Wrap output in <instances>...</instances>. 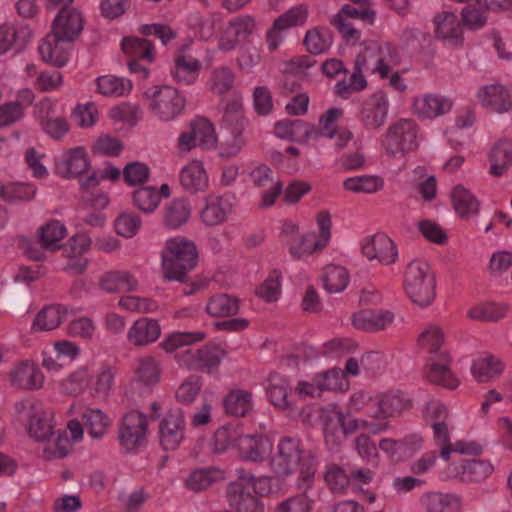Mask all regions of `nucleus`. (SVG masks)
I'll use <instances>...</instances> for the list:
<instances>
[{"label": "nucleus", "instance_id": "nucleus-1", "mask_svg": "<svg viewBox=\"0 0 512 512\" xmlns=\"http://www.w3.org/2000/svg\"><path fill=\"white\" fill-rule=\"evenodd\" d=\"M197 250L192 241L182 237L171 238L162 251L164 279L183 281L197 263Z\"/></svg>", "mask_w": 512, "mask_h": 512}, {"label": "nucleus", "instance_id": "nucleus-2", "mask_svg": "<svg viewBox=\"0 0 512 512\" xmlns=\"http://www.w3.org/2000/svg\"><path fill=\"white\" fill-rule=\"evenodd\" d=\"M404 289L411 301L420 307H427L434 301L436 280L427 263L412 261L408 264Z\"/></svg>", "mask_w": 512, "mask_h": 512}, {"label": "nucleus", "instance_id": "nucleus-3", "mask_svg": "<svg viewBox=\"0 0 512 512\" xmlns=\"http://www.w3.org/2000/svg\"><path fill=\"white\" fill-rule=\"evenodd\" d=\"M241 104L234 102L229 105L224 113L221 140L217 141L219 156L229 159L236 156L246 144L244 131L247 126V119L239 112Z\"/></svg>", "mask_w": 512, "mask_h": 512}, {"label": "nucleus", "instance_id": "nucleus-4", "mask_svg": "<svg viewBox=\"0 0 512 512\" xmlns=\"http://www.w3.org/2000/svg\"><path fill=\"white\" fill-rule=\"evenodd\" d=\"M144 95L150 99L149 105L154 116L161 121H172L185 109V98L172 86H155L148 89Z\"/></svg>", "mask_w": 512, "mask_h": 512}, {"label": "nucleus", "instance_id": "nucleus-5", "mask_svg": "<svg viewBox=\"0 0 512 512\" xmlns=\"http://www.w3.org/2000/svg\"><path fill=\"white\" fill-rule=\"evenodd\" d=\"M148 420L144 413L132 410L126 413L118 427V441L126 453H136L146 444Z\"/></svg>", "mask_w": 512, "mask_h": 512}, {"label": "nucleus", "instance_id": "nucleus-6", "mask_svg": "<svg viewBox=\"0 0 512 512\" xmlns=\"http://www.w3.org/2000/svg\"><path fill=\"white\" fill-rule=\"evenodd\" d=\"M390 156L404 155L417 148V125L413 120L402 119L391 125L382 141Z\"/></svg>", "mask_w": 512, "mask_h": 512}, {"label": "nucleus", "instance_id": "nucleus-7", "mask_svg": "<svg viewBox=\"0 0 512 512\" xmlns=\"http://www.w3.org/2000/svg\"><path fill=\"white\" fill-rule=\"evenodd\" d=\"M304 453L298 438L284 436L279 440L276 452L270 459V467L277 476H288L297 470Z\"/></svg>", "mask_w": 512, "mask_h": 512}, {"label": "nucleus", "instance_id": "nucleus-8", "mask_svg": "<svg viewBox=\"0 0 512 512\" xmlns=\"http://www.w3.org/2000/svg\"><path fill=\"white\" fill-rule=\"evenodd\" d=\"M493 466L487 460L461 458L451 462L446 469L447 475L463 483H479L493 473Z\"/></svg>", "mask_w": 512, "mask_h": 512}, {"label": "nucleus", "instance_id": "nucleus-9", "mask_svg": "<svg viewBox=\"0 0 512 512\" xmlns=\"http://www.w3.org/2000/svg\"><path fill=\"white\" fill-rule=\"evenodd\" d=\"M10 386L21 391H35L43 387L44 375L39 367L29 360L15 363L7 373Z\"/></svg>", "mask_w": 512, "mask_h": 512}, {"label": "nucleus", "instance_id": "nucleus-10", "mask_svg": "<svg viewBox=\"0 0 512 512\" xmlns=\"http://www.w3.org/2000/svg\"><path fill=\"white\" fill-rule=\"evenodd\" d=\"M185 418L181 408H171L159 424V441L165 450H176L184 440Z\"/></svg>", "mask_w": 512, "mask_h": 512}, {"label": "nucleus", "instance_id": "nucleus-11", "mask_svg": "<svg viewBox=\"0 0 512 512\" xmlns=\"http://www.w3.org/2000/svg\"><path fill=\"white\" fill-rule=\"evenodd\" d=\"M362 253L368 260H375L386 266L394 264L398 257L395 243L382 233L367 238L362 245Z\"/></svg>", "mask_w": 512, "mask_h": 512}, {"label": "nucleus", "instance_id": "nucleus-12", "mask_svg": "<svg viewBox=\"0 0 512 512\" xmlns=\"http://www.w3.org/2000/svg\"><path fill=\"white\" fill-rule=\"evenodd\" d=\"M408 405L400 394L385 393L374 397L365 406V416L371 419H387L399 415Z\"/></svg>", "mask_w": 512, "mask_h": 512}, {"label": "nucleus", "instance_id": "nucleus-13", "mask_svg": "<svg viewBox=\"0 0 512 512\" xmlns=\"http://www.w3.org/2000/svg\"><path fill=\"white\" fill-rule=\"evenodd\" d=\"M451 357L448 352L441 351L429 358L425 367V377L433 384L448 389H455L459 385L458 379L450 369Z\"/></svg>", "mask_w": 512, "mask_h": 512}, {"label": "nucleus", "instance_id": "nucleus-14", "mask_svg": "<svg viewBox=\"0 0 512 512\" xmlns=\"http://www.w3.org/2000/svg\"><path fill=\"white\" fill-rule=\"evenodd\" d=\"M388 111L387 96L379 91L363 102L360 110V120L367 129H378L385 124Z\"/></svg>", "mask_w": 512, "mask_h": 512}, {"label": "nucleus", "instance_id": "nucleus-15", "mask_svg": "<svg viewBox=\"0 0 512 512\" xmlns=\"http://www.w3.org/2000/svg\"><path fill=\"white\" fill-rule=\"evenodd\" d=\"M224 356L225 352L219 347H203L198 350H186L181 356V361L192 371L209 373L219 366Z\"/></svg>", "mask_w": 512, "mask_h": 512}, {"label": "nucleus", "instance_id": "nucleus-16", "mask_svg": "<svg viewBox=\"0 0 512 512\" xmlns=\"http://www.w3.org/2000/svg\"><path fill=\"white\" fill-rule=\"evenodd\" d=\"M55 104L45 98L37 104V118L43 131L55 140L62 139L69 131L70 125L66 118L55 116Z\"/></svg>", "mask_w": 512, "mask_h": 512}, {"label": "nucleus", "instance_id": "nucleus-17", "mask_svg": "<svg viewBox=\"0 0 512 512\" xmlns=\"http://www.w3.org/2000/svg\"><path fill=\"white\" fill-rule=\"evenodd\" d=\"M250 178L254 187L264 190L260 206H272L282 192V182L274 179L272 170L266 165H259L254 168L250 172Z\"/></svg>", "mask_w": 512, "mask_h": 512}, {"label": "nucleus", "instance_id": "nucleus-18", "mask_svg": "<svg viewBox=\"0 0 512 512\" xmlns=\"http://www.w3.org/2000/svg\"><path fill=\"white\" fill-rule=\"evenodd\" d=\"M84 19L77 9L59 11L53 21V35L66 42L74 41L82 32Z\"/></svg>", "mask_w": 512, "mask_h": 512}, {"label": "nucleus", "instance_id": "nucleus-19", "mask_svg": "<svg viewBox=\"0 0 512 512\" xmlns=\"http://www.w3.org/2000/svg\"><path fill=\"white\" fill-rule=\"evenodd\" d=\"M307 456L310 461L309 467L306 472H301L304 482L303 492L279 503L274 512H310L312 510L314 500L308 495V487L314 478V471H310V469L315 462V458L311 451L308 452Z\"/></svg>", "mask_w": 512, "mask_h": 512}, {"label": "nucleus", "instance_id": "nucleus-20", "mask_svg": "<svg viewBox=\"0 0 512 512\" xmlns=\"http://www.w3.org/2000/svg\"><path fill=\"white\" fill-rule=\"evenodd\" d=\"M161 326L158 320L148 317L137 319L127 332V341L135 347H145L158 340Z\"/></svg>", "mask_w": 512, "mask_h": 512}, {"label": "nucleus", "instance_id": "nucleus-21", "mask_svg": "<svg viewBox=\"0 0 512 512\" xmlns=\"http://www.w3.org/2000/svg\"><path fill=\"white\" fill-rule=\"evenodd\" d=\"M307 7L303 4L297 5L280 15L267 33V42L271 50L277 49L281 37L279 32L290 27L302 25L307 18Z\"/></svg>", "mask_w": 512, "mask_h": 512}, {"label": "nucleus", "instance_id": "nucleus-22", "mask_svg": "<svg viewBox=\"0 0 512 512\" xmlns=\"http://www.w3.org/2000/svg\"><path fill=\"white\" fill-rule=\"evenodd\" d=\"M201 68V62L197 58L184 53L183 47L174 57L171 75L177 84L188 86L195 83Z\"/></svg>", "mask_w": 512, "mask_h": 512}, {"label": "nucleus", "instance_id": "nucleus-23", "mask_svg": "<svg viewBox=\"0 0 512 512\" xmlns=\"http://www.w3.org/2000/svg\"><path fill=\"white\" fill-rule=\"evenodd\" d=\"M477 97L484 107L496 113L508 112L512 107L509 91L499 83L482 87Z\"/></svg>", "mask_w": 512, "mask_h": 512}, {"label": "nucleus", "instance_id": "nucleus-24", "mask_svg": "<svg viewBox=\"0 0 512 512\" xmlns=\"http://www.w3.org/2000/svg\"><path fill=\"white\" fill-rule=\"evenodd\" d=\"M90 167L88 155L83 147L68 150L56 164V172L61 177L72 178L85 173Z\"/></svg>", "mask_w": 512, "mask_h": 512}, {"label": "nucleus", "instance_id": "nucleus-25", "mask_svg": "<svg viewBox=\"0 0 512 512\" xmlns=\"http://www.w3.org/2000/svg\"><path fill=\"white\" fill-rule=\"evenodd\" d=\"M227 500L236 512H264L261 500L246 492L240 482H231L227 487Z\"/></svg>", "mask_w": 512, "mask_h": 512}, {"label": "nucleus", "instance_id": "nucleus-26", "mask_svg": "<svg viewBox=\"0 0 512 512\" xmlns=\"http://www.w3.org/2000/svg\"><path fill=\"white\" fill-rule=\"evenodd\" d=\"M98 285L107 293H120L136 290L138 282L129 271L115 270L102 274Z\"/></svg>", "mask_w": 512, "mask_h": 512}, {"label": "nucleus", "instance_id": "nucleus-27", "mask_svg": "<svg viewBox=\"0 0 512 512\" xmlns=\"http://www.w3.org/2000/svg\"><path fill=\"white\" fill-rule=\"evenodd\" d=\"M32 37L31 29L26 25H1L0 26V55L12 48L22 50Z\"/></svg>", "mask_w": 512, "mask_h": 512}, {"label": "nucleus", "instance_id": "nucleus-28", "mask_svg": "<svg viewBox=\"0 0 512 512\" xmlns=\"http://www.w3.org/2000/svg\"><path fill=\"white\" fill-rule=\"evenodd\" d=\"M451 200L456 214L463 220H469L480 212V200L468 189L456 186L451 193Z\"/></svg>", "mask_w": 512, "mask_h": 512}, {"label": "nucleus", "instance_id": "nucleus-29", "mask_svg": "<svg viewBox=\"0 0 512 512\" xmlns=\"http://www.w3.org/2000/svg\"><path fill=\"white\" fill-rule=\"evenodd\" d=\"M67 313L68 310L63 305H47L36 314L32 323V330L35 332L52 331L64 322Z\"/></svg>", "mask_w": 512, "mask_h": 512}, {"label": "nucleus", "instance_id": "nucleus-30", "mask_svg": "<svg viewBox=\"0 0 512 512\" xmlns=\"http://www.w3.org/2000/svg\"><path fill=\"white\" fill-rule=\"evenodd\" d=\"M390 311L361 310L352 315L353 326L362 331H378L392 323Z\"/></svg>", "mask_w": 512, "mask_h": 512}, {"label": "nucleus", "instance_id": "nucleus-31", "mask_svg": "<svg viewBox=\"0 0 512 512\" xmlns=\"http://www.w3.org/2000/svg\"><path fill=\"white\" fill-rule=\"evenodd\" d=\"M275 128L278 137L297 139L300 142L311 138L317 139L320 134L314 125L302 120L281 121L276 124Z\"/></svg>", "mask_w": 512, "mask_h": 512}, {"label": "nucleus", "instance_id": "nucleus-32", "mask_svg": "<svg viewBox=\"0 0 512 512\" xmlns=\"http://www.w3.org/2000/svg\"><path fill=\"white\" fill-rule=\"evenodd\" d=\"M415 112L422 118H435L450 111L452 102L441 95L427 94L414 101Z\"/></svg>", "mask_w": 512, "mask_h": 512}, {"label": "nucleus", "instance_id": "nucleus-33", "mask_svg": "<svg viewBox=\"0 0 512 512\" xmlns=\"http://www.w3.org/2000/svg\"><path fill=\"white\" fill-rule=\"evenodd\" d=\"M180 183L189 193H197L208 186V176L202 162L194 160L180 172Z\"/></svg>", "mask_w": 512, "mask_h": 512}, {"label": "nucleus", "instance_id": "nucleus-34", "mask_svg": "<svg viewBox=\"0 0 512 512\" xmlns=\"http://www.w3.org/2000/svg\"><path fill=\"white\" fill-rule=\"evenodd\" d=\"M437 37L450 41L454 45L461 43L462 28L457 16L448 11L438 13L434 18Z\"/></svg>", "mask_w": 512, "mask_h": 512}, {"label": "nucleus", "instance_id": "nucleus-35", "mask_svg": "<svg viewBox=\"0 0 512 512\" xmlns=\"http://www.w3.org/2000/svg\"><path fill=\"white\" fill-rule=\"evenodd\" d=\"M421 502L427 512H458L461 508L460 497L439 492L425 494Z\"/></svg>", "mask_w": 512, "mask_h": 512}, {"label": "nucleus", "instance_id": "nucleus-36", "mask_svg": "<svg viewBox=\"0 0 512 512\" xmlns=\"http://www.w3.org/2000/svg\"><path fill=\"white\" fill-rule=\"evenodd\" d=\"M490 173L496 177L504 175L512 163V141L497 142L490 152Z\"/></svg>", "mask_w": 512, "mask_h": 512}, {"label": "nucleus", "instance_id": "nucleus-37", "mask_svg": "<svg viewBox=\"0 0 512 512\" xmlns=\"http://www.w3.org/2000/svg\"><path fill=\"white\" fill-rule=\"evenodd\" d=\"M224 410L227 414L244 417L252 410V394L243 389L231 390L223 400Z\"/></svg>", "mask_w": 512, "mask_h": 512}, {"label": "nucleus", "instance_id": "nucleus-38", "mask_svg": "<svg viewBox=\"0 0 512 512\" xmlns=\"http://www.w3.org/2000/svg\"><path fill=\"white\" fill-rule=\"evenodd\" d=\"M191 208L184 199H175L163 208V223L169 229L183 226L190 218Z\"/></svg>", "mask_w": 512, "mask_h": 512}, {"label": "nucleus", "instance_id": "nucleus-39", "mask_svg": "<svg viewBox=\"0 0 512 512\" xmlns=\"http://www.w3.org/2000/svg\"><path fill=\"white\" fill-rule=\"evenodd\" d=\"M205 310L214 318L231 317L239 311V300L225 293L216 294L208 299Z\"/></svg>", "mask_w": 512, "mask_h": 512}, {"label": "nucleus", "instance_id": "nucleus-40", "mask_svg": "<svg viewBox=\"0 0 512 512\" xmlns=\"http://www.w3.org/2000/svg\"><path fill=\"white\" fill-rule=\"evenodd\" d=\"M189 129L197 145L205 150L215 149L217 136L213 124L203 117H197L189 123Z\"/></svg>", "mask_w": 512, "mask_h": 512}, {"label": "nucleus", "instance_id": "nucleus-41", "mask_svg": "<svg viewBox=\"0 0 512 512\" xmlns=\"http://www.w3.org/2000/svg\"><path fill=\"white\" fill-rule=\"evenodd\" d=\"M230 210V204L223 197L211 196L201 211V219L207 226H216L223 223Z\"/></svg>", "mask_w": 512, "mask_h": 512}, {"label": "nucleus", "instance_id": "nucleus-42", "mask_svg": "<svg viewBox=\"0 0 512 512\" xmlns=\"http://www.w3.org/2000/svg\"><path fill=\"white\" fill-rule=\"evenodd\" d=\"M290 391L291 389L289 384L284 378L278 375H271L269 378V385L267 387V392L271 403L275 407L288 411L289 414H292L293 407L288 400Z\"/></svg>", "mask_w": 512, "mask_h": 512}, {"label": "nucleus", "instance_id": "nucleus-43", "mask_svg": "<svg viewBox=\"0 0 512 512\" xmlns=\"http://www.w3.org/2000/svg\"><path fill=\"white\" fill-rule=\"evenodd\" d=\"M267 441L263 437L243 435L239 439L238 451L244 460L262 462L267 454Z\"/></svg>", "mask_w": 512, "mask_h": 512}, {"label": "nucleus", "instance_id": "nucleus-44", "mask_svg": "<svg viewBox=\"0 0 512 512\" xmlns=\"http://www.w3.org/2000/svg\"><path fill=\"white\" fill-rule=\"evenodd\" d=\"M63 40L56 39V36H47L39 45L38 50L42 59L56 67L64 66L68 61V54L59 45Z\"/></svg>", "mask_w": 512, "mask_h": 512}, {"label": "nucleus", "instance_id": "nucleus-45", "mask_svg": "<svg viewBox=\"0 0 512 512\" xmlns=\"http://www.w3.org/2000/svg\"><path fill=\"white\" fill-rule=\"evenodd\" d=\"M123 52L135 60H154V47L152 43L146 39L139 37H126L121 43Z\"/></svg>", "mask_w": 512, "mask_h": 512}, {"label": "nucleus", "instance_id": "nucleus-46", "mask_svg": "<svg viewBox=\"0 0 512 512\" xmlns=\"http://www.w3.org/2000/svg\"><path fill=\"white\" fill-rule=\"evenodd\" d=\"M349 273L346 268L338 265H327L322 274V281L328 293L342 292L349 283Z\"/></svg>", "mask_w": 512, "mask_h": 512}, {"label": "nucleus", "instance_id": "nucleus-47", "mask_svg": "<svg viewBox=\"0 0 512 512\" xmlns=\"http://www.w3.org/2000/svg\"><path fill=\"white\" fill-rule=\"evenodd\" d=\"M82 422L93 438H101L110 425L108 416L102 410L94 408L84 410Z\"/></svg>", "mask_w": 512, "mask_h": 512}, {"label": "nucleus", "instance_id": "nucleus-48", "mask_svg": "<svg viewBox=\"0 0 512 512\" xmlns=\"http://www.w3.org/2000/svg\"><path fill=\"white\" fill-rule=\"evenodd\" d=\"M502 371V362L492 355L475 361L471 369L472 375L478 382H488Z\"/></svg>", "mask_w": 512, "mask_h": 512}, {"label": "nucleus", "instance_id": "nucleus-49", "mask_svg": "<svg viewBox=\"0 0 512 512\" xmlns=\"http://www.w3.org/2000/svg\"><path fill=\"white\" fill-rule=\"evenodd\" d=\"M223 478L222 471L216 468H203L192 472L186 479V486L195 492L207 489Z\"/></svg>", "mask_w": 512, "mask_h": 512}, {"label": "nucleus", "instance_id": "nucleus-50", "mask_svg": "<svg viewBox=\"0 0 512 512\" xmlns=\"http://www.w3.org/2000/svg\"><path fill=\"white\" fill-rule=\"evenodd\" d=\"M332 41V34L328 29L314 28L307 31L304 45L310 53L317 55L326 52L332 45Z\"/></svg>", "mask_w": 512, "mask_h": 512}, {"label": "nucleus", "instance_id": "nucleus-51", "mask_svg": "<svg viewBox=\"0 0 512 512\" xmlns=\"http://www.w3.org/2000/svg\"><path fill=\"white\" fill-rule=\"evenodd\" d=\"M66 234L65 226L59 221L53 220L42 226L39 230V238L45 250L54 251L60 248L59 242Z\"/></svg>", "mask_w": 512, "mask_h": 512}, {"label": "nucleus", "instance_id": "nucleus-52", "mask_svg": "<svg viewBox=\"0 0 512 512\" xmlns=\"http://www.w3.org/2000/svg\"><path fill=\"white\" fill-rule=\"evenodd\" d=\"M343 185L355 193H375L383 188L384 181L379 176L362 175L346 179Z\"/></svg>", "mask_w": 512, "mask_h": 512}, {"label": "nucleus", "instance_id": "nucleus-53", "mask_svg": "<svg viewBox=\"0 0 512 512\" xmlns=\"http://www.w3.org/2000/svg\"><path fill=\"white\" fill-rule=\"evenodd\" d=\"M161 368L159 362L150 355L138 360L136 375L138 381L146 386L154 385L159 381Z\"/></svg>", "mask_w": 512, "mask_h": 512}, {"label": "nucleus", "instance_id": "nucleus-54", "mask_svg": "<svg viewBox=\"0 0 512 512\" xmlns=\"http://www.w3.org/2000/svg\"><path fill=\"white\" fill-rule=\"evenodd\" d=\"M204 338L205 333L201 331L176 332L165 338V340L160 343V347L167 353H172L182 346L194 344L202 341Z\"/></svg>", "mask_w": 512, "mask_h": 512}, {"label": "nucleus", "instance_id": "nucleus-55", "mask_svg": "<svg viewBox=\"0 0 512 512\" xmlns=\"http://www.w3.org/2000/svg\"><path fill=\"white\" fill-rule=\"evenodd\" d=\"M97 89L105 96L119 97L130 91L131 83L123 78L105 75L97 78Z\"/></svg>", "mask_w": 512, "mask_h": 512}, {"label": "nucleus", "instance_id": "nucleus-56", "mask_svg": "<svg viewBox=\"0 0 512 512\" xmlns=\"http://www.w3.org/2000/svg\"><path fill=\"white\" fill-rule=\"evenodd\" d=\"M15 413L19 421L31 423L34 418L44 416V408L41 401L32 397L21 399L15 403Z\"/></svg>", "mask_w": 512, "mask_h": 512}, {"label": "nucleus", "instance_id": "nucleus-57", "mask_svg": "<svg viewBox=\"0 0 512 512\" xmlns=\"http://www.w3.org/2000/svg\"><path fill=\"white\" fill-rule=\"evenodd\" d=\"M235 75L228 67L213 70L210 79V90L217 95H224L232 90Z\"/></svg>", "mask_w": 512, "mask_h": 512}, {"label": "nucleus", "instance_id": "nucleus-58", "mask_svg": "<svg viewBox=\"0 0 512 512\" xmlns=\"http://www.w3.org/2000/svg\"><path fill=\"white\" fill-rule=\"evenodd\" d=\"M160 202V195L153 187H142L134 191L133 203L144 213H152Z\"/></svg>", "mask_w": 512, "mask_h": 512}, {"label": "nucleus", "instance_id": "nucleus-59", "mask_svg": "<svg viewBox=\"0 0 512 512\" xmlns=\"http://www.w3.org/2000/svg\"><path fill=\"white\" fill-rule=\"evenodd\" d=\"M506 308L493 303H484L472 307L468 311V317L476 321L495 322L504 317Z\"/></svg>", "mask_w": 512, "mask_h": 512}, {"label": "nucleus", "instance_id": "nucleus-60", "mask_svg": "<svg viewBox=\"0 0 512 512\" xmlns=\"http://www.w3.org/2000/svg\"><path fill=\"white\" fill-rule=\"evenodd\" d=\"M242 436V434L232 427L223 426L217 429L213 437L214 451L221 453L231 447L238 449L239 439Z\"/></svg>", "mask_w": 512, "mask_h": 512}, {"label": "nucleus", "instance_id": "nucleus-61", "mask_svg": "<svg viewBox=\"0 0 512 512\" xmlns=\"http://www.w3.org/2000/svg\"><path fill=\"white\" fill-rule=\"evenodd\" d=\"M201 388V378L196 375H191L178 387L176 399L183 405H190L199 395Z\"/></svg>", "mask_w": 512, "mask_h": 512}, {"label": "nucleus", "instance_id": "nucleus-62", "mask_svg": "<svg viewBox=\"0 0 512 512\" xmlns=\"http://www.w3.org/2000/svg\"><path fill=\"white\" fill-rule=\"evenodd\" d=\"M419 345L430 353H438L444 343V333L439 326L430 325L418 338Z\"/></svg>", "mask_w": 512, "mask_h": 512}, {"label": "nucleus", "instance_id": "nucleus-63", "mask_svg": "<svg viewBox=\"0 0 512 512\" xmlns=\"http://www.w3.org/2000/svg\"><path fill=\"white\" fill-rule=\"evenodd\" d=\"M141 224V218L132 212L121 213L114 223L117 234L127 238L136 235Z\"/></svg>", "mask_w": 512, "mask_h": 512}, {"label": "nucleus", "instance_id": "nucleus-64", "mask_svg": "<svg viewBox=\"0 0 512 512\" xmlns=\"http://www.w3.org/2000/svg\"><path fill=\"white\" fill-rule=\"evenodd\" d=\"M281 274L273 271L267 279L257 287L256 294L267 302H273L278 299L281 293Z\"/></svg>", "mask_w": 512, "mask_h": 512}]
</instances>
